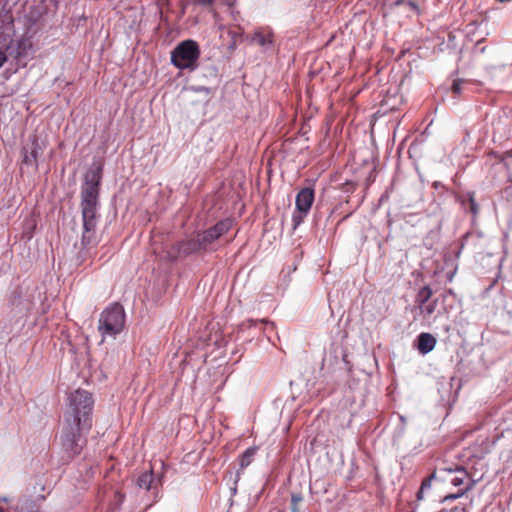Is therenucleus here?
<instances>
[{"label": "nucleus", "instance_id": "7ed1b4c3", "mask_svg": "<svg viewBox=\"0 0 512 512\" xmlns=\"http://www.w3.org/2000/svg\"><path fill=\"white\" fill-rule=\"evenodd\" d=\"M200 47L194 40L180 42L171 52V63L181 70H194L198 67Z\"/></svg>", "mask_w": 512, "mask_h": 512}, {"label": "nucleus", "instance_id": "c756f323", "mask_svg": "<svg viewBox=\"0 0 512 512\" xmlns=\"http://www.w3.org/2000/svg\"><path fill=\"white\" fill-rule=\"evenodd\" d=\"M23 161H24L26 164H28V163H30V162H31V160H30L29 156H27V155L24 157V160H23Z\"/></svg>", "mask_w": 512, "mask_h": 512}, {"label": "nucleus", "instance_id": "9d476101", "mask_svg": "<svg viewBox=\"0 0 512 512\" xmlns=\"http://www.w3.org/2000/svg\"><path fill=\"white\" fill-rule=\"evenodd\" d=\"M83 232L81 244L84 248L95 247L99 243V236L96 231L97 219H82Z\"/></svg>", "mask_w": 512, "mask_h": 512}, {"label": "nucleus", "instance_id": "f257e3e1", "mask_svg": "<svg viewBox=\"0 0 512 512\" xmlns=\"http://www.w3.org/2000/svg\"><path fill=\"white\" fill-rule=\"evenodd\" d=\"M93 404L92 394L85 390L77 389L69 396L72 413L65 416L63 445L74 453H78L76 446L81 432L92 427Z\"/></svg>", "mask_w": 512, "mask_h": 512}, {"label": "nucleus", "instance_id": "6ab92c4d", "mask_svg": "<svg viewBox=\"0 0 512 512\" xmlns=\"http://www.w3.org/2000/svg\"><path fill=\"white\" fill-rule=\"evenodd\" d=\"M125 495L120 490H115L113 492V499L110 501V506L112 510H116L120 507L122 502L124 501Z\"/></svg>", "mask_w": 512, "mask_h": 512}, {"label": "nucleus", "instance_id": "b1692460", "mask_svg": "<svg viewBox=\"0 0 512 512\" xmlns=\"http://www.w3.org/2000/svg\"><path fill=\"white\" fill-rule=\"evenodd\" d=\"M462 87V81L461 80H455L452 84V92L456 95L460 94Z\"/></svg>", "mask_w": 512, "mask_h": 512}, {"label": "nucleus", "instance_id": "0eeeda50", "mask_svg": "<svg viewBox=\"0 0 512 512\" xmlns=\"http://www.w3.org/2000/svg\"><path fill=\"white\" fill-rule=\"evenodd\" d=\"M314 189L310 187L302 188L296 195L295 205L299 215L293 216L294 225L297 226L308 214L314 202Z\"/></svg>", "mask_w": 512, "mask_h": 512}, {"label": "nucleus", "instance_id": "20e7f679", "mask_svg": "<svg viewBox=\"0 0 512 512\" xmlns=\"http://www.w3.org/2000/svg\"><path fill=\"white\" fill-rule=\"evenodd\" d=\"M125 325V311L121 304L114 303L107 307L99 317L98 330L102 337L116 336Z\"/></svg>", "mask_w": 512, "mask_h": 512}, {"label": "nucleus", "instance_id": "393cba45", "mask_svg": "<svg viewBox=\"0 0 512 512\" xmlns=\"http://www.w3.org/2000/svg\"><path fill=\"white\" fill-rule=\"evenodd\" d=\"M40 150H41V148L39 147V145L36 142H34L33 143V148H32V151H31V157L33 158V160L35 162L37 161V158H38Z\"/></svg>", "mask_w": 512, "mask_h": 512}, {"label": "nucleus", "instance_id": "423d86ee", "mask_svg": "<svg viewBox=\"0 0 512 512\" xmlns=\"http://www.w3.org/2000/svg\"><path fill=\"white\" fill-rule=\"evenodd\" d=\"M500 434L489 437L487 435H479L473 444L466 448V456L468 458L483 459L491 452L493 446L501 439Z\"/></svg>", "mask_w": 512, "mask_h": 512}, {"label": "nucleus", "instance_id": "dca6fc26", "mask_svg": "<svg viewBox=\"0 0 512 512\" xmlns=\"http://www.w3.org/2000/svg\"><path fill=\"white\" fill-rule=\"evenodd\" d=\"M433 295V291L430 286L426 285L422 287L416 295V303L418 307H424V304L428 303Z\"/></svg>", "mask_w": 512, "mask_h": 512}, {"label": "nucleus", "instance_id": "f03ea898", "mask_svg": "<svg viewBox=\"0 0 512 512\" xmlns=\"http://www.w3.org/2000/svg\"><path fill=\"white\" fill-rule=\"evenodd\" d=\"M102 167L98 165L91 168L85 176V185L81 191L82 219L98 218V197L101 182Z\"/></svg>", "mask_w": 512, "mask_h": 512}, {"label": "nucleus", "instance_id": "4468645a", "mask_svg": "<svg viewBox=\"0 0 512 512\" xmlns=\"http://www.w3.org/2000/svg\"><path fill=\"white\" fill-rule=\"evenodd\" d=\"M32 41L30 37H22L17 41L15 58L19 59L27 55L32 49Z\"/></svg>", "mask_w": 512, "mask_h": 512}, {"label": "nucleus", "instance_id": "cd10ccee", "mask_svg": "<svg viewBox=\"0 0 512 512\" xmlns=\"http://www.w3.org/2000/svg\"><path fill=\"white\" fill-rule=\"evenodd\" d=\"M423 491L421 488L419 489L418 493H417V499L418 500H421L423 498Z\"/></svg>", "mask_w": 512, "mask_h": 512}, {"label": "nucleus", "instance_id": "c85d7f7f", "mask_svg": "<svg viewBox=\"0 0 512 512\" xmlns=\"http://www.w3.org/2000/svg\"><path fill=\"white\" fill-rule=\"evenodd\" d=\"M409 5H410V6H411V8H413L414 10H418V6H417V4H416V3H414V2H410V4H409Z\"/></svg>", "mask_w": 512, "mask_h": 512}, {"label": "nucleus", "instance_id": "f8f14e48", "mask_svg": "<svg viewBox=\"0 0 512 512\" xmlns=\"http://www.w3.org/2000/svg\"><path fill=\"white\" fill-rule=\"evenodd\" d=\"M417 349L418 351L425 355L431 352L436 346V338L427 332H422L419 334L417 338Z\"/></svg>", "mask_w": 512, "mask_h": 512}, {"label": "nucleus", "instance_id": "6e6552de", "mask_svg": "<svg viewBox=\"0 0 512 512\" xmlns=\"http://www.w3.org/2000/svg\"><path fill=\"white\" fill-rule=\"evenodd\" d=\"M231 228V222L229 220H223L216 223L213 227L198 233L197 236L201 243L203 250L208 249L217 239L222 235L226 234Z\"/></svg>", "mask_w": 512, "mask_h": 512}, {"label": "nucleus", "instance_id": "5701e85b", "mask_svg": "<svg viewBox=\"0 0 512 512\" xmlns=\"http://www.w3.org/2000/svg\"><path fill=\"white\" fill-rule=\"evenodd\" d=\"M468 198L470 204V211L472 212L473 215H476L478 213L479 208L475 201L474 193L468 194Z\"/></svg>", "mask_w": 512, "mask_h": 512}, {"label": "nucleus", "instance_id": "4be33fe9", "mask_svg": "<svg viewBox=\"0 0 512 512\" xmlns=\"http://www.w3.org/2000/svg\"><path fill=\"white\" fill-rule=\"evenodd\" d=\"M303 501L301 494H292L291 512H299V504Z\"/></svg>", "mask_w": 512, "mask_h": 512}, {"label": "nucleus", "instance_id": "9b49d317", "mask_svg": "<svg viewBox=\"0 0 512 512\" xmlns=\"http://www.w3.org/2000/svg\"><path fill=\"white\" fill-rule=\"evenodd\" d=\"M234 0H195V3L202 6L203 8L207 9L210 13H212L213 18L215 20L216 24L220 23V16H219V8L221 6H228L231 7L233 5Z\"/></svg>", "mask_w": 512, "mask_h": 512}, {"label": "nucleus", "instance_id": "a878e982", "mask_svg": "<svg viewBox=\"0 0 512 512\" xmlns=\"http://www.w3.org/2000/svg\"><path fill=\"white\" fill-rule=\"evenodd\" d=\"M433 477H434V474H432V475H431L430 477H428V478H425V479L422 481V484H421V487H420V488H421L422 490H425V489L430 488V486H431V480H432V478H433Z\"/></svg>", "mask_w": 512, "mask_h": 512}, {"label": "nucleus", "instance_id": "a211bd4d", "mask_svg": "<svg viewBox=\"0 0 512 512\" xmlns=\"http://www.w3.org/2000/svg\"><path fill=\"white\" fill-rule=\"evenodd\" d=\"M252 41L260 46H266L273 43V34L271 32H256L253 37Z\"/></svg>", "mask_w": 512, "mask_h": 512}, {"label": "nucleus", "instance_id": "2f4dec72", "mask_svg": "<svg viewBox=\"0 0 512 512\" xmlns=\"http://www.w3.org/2000/svg\"><path fill=\"white\" fill-rule=\"evenodd\" d=\"M0 512H4V510H3V508H2V507H0Z\"/></svg>", "mask_w": 512, "mask_h": 512}, {"label": "nucleus", "instance_id": "412c9836", "mask_svg": "<svg viewBox=\"0 0 512 512\" xmlns=\"http://www.w3.org/2000/svg\"><path fill=\"white\" fill-rule=\"evenodd\" d=\"M472 488V483L468 484L465 488L460 489L457 493L448 494L443 498V501L455 500L462 497L467 491Z\"/></svg>", "mask_w": 512, "mask_h": 512}, {"label": "nucleus", "instance_id": "1a4fd4ad", "mask_svg": "<svg viewBox=\"0 0 512 512\" xmlns=\"http://www.w3.org/2000/svg\"><path fill=\"white\" fill-rule=\"evenodd\" d=\"M43 8L40 6H32L23 17V25L26 34L30 37L36 34L42 26Z\"/></svg>", "mask_w": 512, "mask_h": 512}, {"label": "nucleus", "instance_id": "2eb2a0df", "mask_svg": "<svg viewBox=\"0 0 512 512\" xmlns=\"http://www.w3.org/2000/svg\"><path fill=\"white\" fill-rule=\"evenodd\" d=\"M154 481V473L153 468L151 467L149 471H146L139 475L136 481V485L145 490H149L152 487Z\"/></svg>", "mask_w": 512, "mask_h": 512}, {"label": "nucleus", "instance_id": "ddd939ff", "mask_svg": "<svg viewBox=\"0 0 512 512\" xmlns=\"http://www.w3.org/2000/svg\"><path fill=\"white\" fill-rule=\"evenodd\" d=\"M446 471H448L450 474H452V477H450V483L453 486H461L463 485L467 479H468V472L462 467V466H455V468H446Z\"/></svg>", "mask_w": 512, "mask_h": 512}, {"label": "nucleus", "instance_id": "f3484780", "mask_svg": "<svg viewBox=\"0 0 512 512\" xmlns=\"http://www.w3.org/2000/svg\"><path fill=\"white\" fill-rule=\"evenodd\" d=\"M256 452H257V448H255V447H250V448L246 449L239 456L240 468L244 469L247 466H249L252 463L254 456L256 455Z\"/></svg>", "mask_w": 512, "mask_h": 512}, {"label": "nucleus", "instance_id": "7c9ffc66", "mask_svg": "<svg viewBox=\"0 0 512 512\" xmlns=\"http://www.w3.org/2000/svg\"><path fill=\"white\" fill-rule=\"evenodd\" d=\"M447 293H448L449 295H452V294H453L452 289H449V290L447 291Z\"/></svg>", "mask_w": 512, "mask_h": 512}, {"label": "nucleus", "instance_id": "aec40b11", "mask_svg": "<svg viewBox=\"0 0 512 512\" xmlns=\"http://www.w3.org/2000/svg\"><path fill=\"white\" fill-rule=\"evenodd\" d=\"M437 304H438V299H434V300L424 304V307L419 308L421 311V314L426 315V316L432 315L437 308Z\"/></svg>", "mask_w": 512, "mask_h": 512}, {"label": "nucleus", "instance_id": "39448f33", "mask_svg": "<svg viewBox=\"0 0 512 512\" xmlns=\"http://www.w3.org/2000/svg\"><path fill=\"white\" fill-rule=\"evenodd\" d=\"M203 250L198 236L179 241L171 245L165 254V258L169 261H175L179 258H185L193 253Z\"/></svg>", "mask_w": 512, "mask_h": 512}, {"label": "nucleus", "instance_id": "bb28decb", "mask_svg": "<svg viewBox=\"0 0 512 512\" xmlns=\"http://www.w3.org/2000/svg\"><path fill=\"white\" fill-rule=\"evenodd\" d=\"M7 61V56L5 51L0 50V68L4 65V63Z\"/></svg>", "mask_w": 512, "mask_h": 512}]
</instances>
